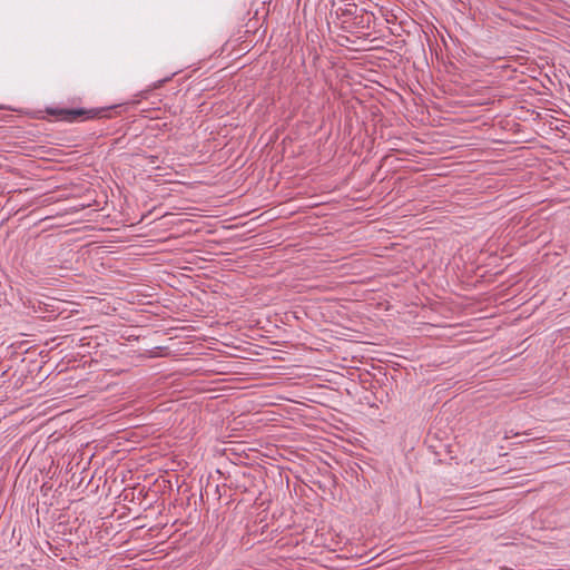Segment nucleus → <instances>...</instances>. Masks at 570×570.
Returning a JSON list of instances; mask_svg holds the SVG:
<instances>
[{"mask_svg": "<svg viewBox=\"0 0 570 570\" xmlns=\"http://www.w3.org/2000/svg\"><path fill=\"white\" fill-rule=\"evenodd\" d=\"M47 112L58 120L67 121V122H76L85 119H91L96 117V112L94 110H87L83 108L76 109H47Z\"/></svg>", "mask_w": 570, "mask_h": 570, "instance_id": "obj_1", "label": "nucleus"}]
</instances>
